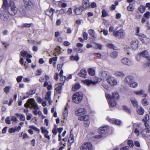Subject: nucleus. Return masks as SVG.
I'll return each mask as SVG.
<instances>
[{
	"mask_svg": "<svg viewBox=\"0 0 150 150\" xmlns=\"http://www.w3.org/2000/svg\"><path fill=\"white\" fill-rule=\"evenodd\" d=\"M9 4H8L7 0H3L2 7L4 10L0 14V18L3 20L7 18L9 15H15L17 11V8L14 5L13 2L10 1Z\"/></svg>",
	"mask_w": 150,
	"mask_h": 150,
	"instance_id": "nucleus-1",
	"label": "nucleus"
},
{
	"mask_svg": "<svg viewBox=\"0 0 150 150\" xmlns=\"http://www.w3.org/2000/svg\"><path fill=\"white\" fill-rule=\"evenodd\" d=\"M24 106L26 108H33L34 110L33 111V113L35 115H40L42 114L41 111L38 110L39 107L34 99L31 98L28 99L27 102L25 104Z\"/></svg>",
	"mask_w": 150,
	"mask_h": 150,
	"instance_id": "nucleus-2",
	"label": "nucleus"
},
{
	"mask_svg": "<svg viewBox=\"0 0 150 150\" xmlns=\"http://www.w3.org/2000/svg\"><path fill=\"white\" fill-rule=\"evenodd\" d=\"M105 96L106 98L108 100L110 106L114 107L116 105V100L118 99L119 97L118 93L117 92L113 93L112 96L106 93Z\"/></svg>",
	"mask_w": 150,
	"mask_h": 150,
	"instance_id": "nucleus-3",
	"label": "nucleus"
},
{
	"mask_svg": "<svg viewBox=\"0 0 150 150\" xmlns=\"http://www.w3.org/2000/svg\"><path fill=\"white\" fill-rule=\"evenodd\" d=\"M83 95L81 92H76L72 96V100L76 103L81 102L83 99Z\"/></svg>",
	"mask_w": 150,
	"mask_h": 150,
	"instance_id": "nucleus-4",
	"label": "nucleus"
},
{
	"mask_svg": "<svg viewBox=\"0 0 150 150\" xmlns=\"http://www.w3.org/2000/svg\"><path fill=\"white\" fill-rule=\"evenodd\" d=\"M24 6L26 9L30 10L34 8V4L30 0H23Z\"/></svg>",
	"mask_w": 150,
	"mask_h": 150,
	"instance_id": "nucleus-5",
	"label": "nucleus"
},
{
	"mask_svg": "<svg viewBox=\"0 0 150 150\" xmlns=\"http://www.w3.org/2000/svg\"><path fill=\"white\" fill-rule=\"evenodd\" d=\"M80 149L81 150H92L93 147L90 142H86L81 145Z\"/></svg>",
	"mask_w": 150,
	"mask_h": 150,
	"instance_id": "nucleus-6",
	"label": "nucleus"
},
{
	"mask_svg": "<svg viewBox=\"0 0 150 150\" xmlns=\"http://www.w3.org/2000/svg\"><path fill=\"white\" fill-rule=\"evenodd\" d=\"M107 82L111 86H114L117 84V81L116 79L114 77L109 76L107 78Z\"/></svg>",
	"mask_w": 150,
	"mask_h": 150,
	"instance_id": "nucleus-7",
	"label": "nucleus"
},
{
	"mask_svg": "<svg viewBox=\"0 0 150 150\" xmlns=\"http://www.w3.org/2000/svg\"><path fill=\"white\" fill-rule=\"evenodd\" d=\"M125 32L124 30L122 29L115 31H114L113 34L115 36L119 38H123Z\"/></svg>",
	"mask_w": 150,
	"mask_h": 150,
	"instance_id": "nucleus-8",
	"label": "nucleus"
},
{
	"mask_svg": "<svg viewBox=\"0 0 150 150\" xmlns=\"http://www.w3.org/2000/svg\"><path fill=\"white\" fill-rule=\"evenodd\" d=\"M121 62L123 64L128 66H130L133 64L132 61L131 59L127 58H123L121 59Z\"/></svg>",
	"mask_w": 150,
	"mask_h": 150,
	"instance_id": "nucleus-9",
	"label": "nucleus"
},
{
	"mask_svg": "<svg viewBox=\"0 0 150 150\" xmlns=\"http://www.w3.org/2000/svg\"><path fill=\"white\" fill-rule=\"evenodd\" d=\"M139 41L137 40H133L130 42L131 47L132 49L136 50L138 49Z\"/></svg>",
	"mask_w": 150,
	"mask_h": 150,
	"instance_id": "nucleus-10",
	"label": "nucleus"
},
{
	"mask_svg": "<svg viewBox=\"0 0 150 150\" xmlns=\"http://www.w3.org/2000/svg\"><path fill=\"white\" fill-rule=\"evenodd\" d=\"M107 120L110 122L114 124L120 125L122 124L121 122L118 120H116L115 119H110L109 117H107Z\"/></svg>",
	"mask_w": 150,
	"mask_h": 150,
	"instance_id": "nucleus-11",
	"label": "nucleus"
},
{
	"mask_svg": "<svg viewBox=\"0 0 150 150\" xmlns=\"http://www.w3.org/2000/svg\"><path fill=\"white\" fill-rule=\"evenodd\" d=\"M54 11V10L52 8L48 9L45 11V13L47 15L49 16L50 19L52 20L53 12Z\"/></svg>",
	"mask_w": 150,
	"mask_h": 150,
	"instance_id": "nucleus-12",
	"label": "nucleus"
},
{
	"mask_svg": "<svg viewBox=\"0 0 150 150\" xmlns=\"http://www.w3.org/2000/svg\"><path fill=\"white\" fill-rule=\"evenodd\" d=\"M108 128V126L100 127L98 129V132L100 134H105L107 132Z\"/></svg>",
	"mask_w": 150,
	"mask_h": 150,
	"instance_id": "nucleus-13",
	"label": "nucleus"
},
{
	"mask_svg": "<svg viewBox=\"0 0 150 150\" xmlns=\"http://www.w3.org/2000/svg\"><path fill=\"white\" fill-rule=\"evenodd\" d=\"M86 111L85 109L83 108H81L76 110L75 112V114L77 116H80L85 113Z\"/></svg>",
	"mask_w": 150,
	"mask_h": 150,
	"instance_id": "nucleus-14",
	"label": "nucleus"
},
{
	"mask_svg": "<svg viewBox=\"0 0 150 150\" xmlns=\"http://www.w3.org/2000/svg\"><path fill=\"white\" fill-rule=\"evenodd\" d=\"M141 134L144 137H150V129H144L141 131Z\"/></svg>",
	"mask_w": 150,
	"mask_h": 150,
	"instance_id": "nucleus-15",
	"label": "nucleus"
},
{
	"mask_svg": "<svg viewBox=\"0 0 150 150\" xmlns=\"http://www.w3.org/2000/svg\"><path fill=\"white\" fill-rule=\"evenodd\" d=\"M79 76L81 77L86 78L87 75V72L85 69H81L78 74Z\"/></svg>",
	"mask_w": 150,
	"mask_h": 150,
	"instance_id": "nucleus-16",
	"label": "nucleus"
},
{
	"mask_svg": "<svg viewBox=\"0 0 150 150\" xmlns=\"http://www.w3.org/2000/svg\"><path fill=\"white\" fill-rule=\"evenodd\" d=\"M82 7L84 9L90 7V4L88 0H83L82 2Z\"/></svg>",
	"mask_w": 150,
	"mask_h": 150,
	"instance_id": "nucleus-17",
	"label": "nucleus"
},
{
	"mask_svg": "<svg viewBox=\"0 0 150 150\" xmlns=\"http://www.w3.org/2000/svg\"><path fill=\"white\" fill-rule=\"evenodd\" d=\"M136 108L137 112L139 115H142L144 114V110L142 106L140 105L137 106Z\"/></svg>",
	"mask_w": 150,
	"mask_h": 150,
	"instance_id": "nucleus-18",
	"label": "nucleus"
},
{
	"mask_svg": "<svg viewBox=\"0 0 150 150\" xmlns=\"http://www.w3.org/2000/svg\"><path fill=\"white\" fill-rule=\"evenodd\" d=\"M144 91L142 89H140L138 91H135L134 93L136 95H141L143 94V96L146 97L147 95L146 93H144Z\"/></svg>",
	"mask_w": 150,
	"mask_h": 150,
	"instance_id": "nucleus-19",
	"label": "nucleus"
},
{
	"mask_svg": "<svg viewBox=\"0 0 150 150\" xmlns=\"http://www.w3.org/2000/svg\"><path fill=\"white\" fill-rule=\"evenodd\" d=\"M142 56L146 58L149 61H150V57H149L148 52L145 50L140 53Z\"/></svg>",
	"mask_w": 150,
	"mask_h": 150,
	"instance_id": "nucleus-20",
	"label": "nucleus"
},
{
	"mask_svg": "<svg viewBox=\"0 0 150 150\" xmlns=\"http://www.w3.org/2000/svg\"><path fill=\"white\" fill-rule=\"evenodd\" d=\"M83 81L84 83L88 86H89L91 84L94 85L96 83V81L90 80L86 79L83 80Z\"/></svg>",
	"mask_w": 150,
	"mask_h": 150,
	"instance_id": "nucleus-21",
	"label": "nucleus"
},
{
	"mask_svg": "<svg viewBox=\"0 0 150 150\" xmlns=\"http://www.w3.org/2000/svg\"><path fill=\"white\" fill-rule=\"evenodd\" d=\"M89 34L92 37L96 38L97 37V34L94 30L90 29L88 30Z\"/></svg>",
	"mask_w": 150,
	"mask_h": 150,
	"instance_id": "nucleus-22",
	"label": "nucleus"
},
{
	"mask_svg": "<svg viewBox=\"0 0 150 150\" xmlns=\"http://www.w3.org/2000/svg\"><path fill=\"white\" fill-rule=\"evenodd\" d=\"M133 80V78L131 76H128L126 77L124 80V82L127 83L129 84Z\"/></svg>",
	"mask_w": 150,
	"mask_h": 150,
	"instance_id": "nucleus-23",
	"label": "nucleus"
},
{
	"mask_svg": "<svg viewBox=\"0 0 150 150\" xmlns=\"http://www.w3.org/2000/svg\"><path fill=\"white\" fill-rule=\"evenodd\" d=\"M62 85L61 83H59L55 85V89L58 93H60L61 92Z\"/></svg>",
	"mask_w": 150,
	"mask_h": 150,
	"instance_id": "nucleus-24",
	"label": "nucleus"
},
{
	"mask_svg": "<svg viewBox=\"0 0 150 150\" xmlns=\"http://www.w3.org/2000/svg\"><path fill=\"white\" fill-rule=\"evenodd\" d=\"M21 54L22 57H28L31 58L32 57V56L28 53L27 51H23L21 52Z\"/></svg>",
	"mask_w": 150,
	"mask_h": 150,
	"instance_id": "nucleus-25",
	"label": "nucleus"
},
{
	"mask_svg": "<svg viewBox=\"0 0 150 150\" xmlns=\"http://www.w3.org/2000/svg\"><path fill=\"white\" fill-rule=\"evenodd\" d=\"M15 115L17 117H19L21 121H25V117L23 114L16 113Z\"/></svg>",
	"mask_w": 150,
	"mask_h": 150,
	"instance_id": "nucleus-26",
	"label": "nucleus"
},
{
	"mask_svg": "<svg viewBox=\"0 0 150 150\" xmlns=\"http://www.w3.org/2000/svg\"><path fill=\"white\" fill-rule=\"evenodd\" d=\"M68 107L67 106L65 107L64 110L63 112V115L64 119H65L67 117L68 115Z\"/></svg>",
	"mask_w": 150,
	"mask_h": 150,
	"instance_id": "nucleus-27",
	"label": "nucleus"
},
{
	"mask_svg": "<svg viewBox=\"0 0 150 150\" xmlns=\"http://www.w3.org/2000/svg\"><path fill=\"white\" fill-rule=\"evenodd\" d=\"M130 101L131 103L132 104V105L134 107H136L137 106H138L137 105L138 104V103L137 102L136 100V99H135L134 98H131L130 99Z\"/></svg>",
	"mask_w": 150,
	"mask_h": 150,
	"instance_id": "nucleus-28",
	"label": "nucleus"
},
{
	"mask_svg": "<svg viewBox=\"0 0 150 150\" xmlns=\"http://www.w3.org/2000/svg\"><path fill=\"white\" fill-rule=\"evenodd\" d=\"M114 75L116 76H119L121 77L124 76V74L123 72L121 71H117L115 72Z\"/></svg>",
	"mask_w": 150,
	"mask_h": 150,
	"instance_id": "nucleus-29",
	"label": "nucleus"
},
{
	"mask_svg": "<svg viewBox=\"0 0 150 150\" xmlns=\"http://www.w3.org/2000/svg\"><path fill=\"white\" fill-rule=\"evenodd\" d=\"M82 10V9L81 7H79L76 8L75 10V13L78 15L81 13Z\"/></svg>",
	"mask_w": 150,
	"mask_h": 150,
	"instance_id": "nucleus-30",
	"label": "nucleus"
},
{
	"mask_svg": "<svg viewBox=\"0 0 150 150\" xmlns=\"http://www.w3.org/2000/svg\"><path fill=\"white\" fill-rule=\"evenodd\" d=\"M141 41L143 43L146 44H148L149 43L150 39L146 36Z\"/></svg>",
	"mask_w": 150,
	"mask_h": 150,
	"instance_id": "nucleus-31",
	"label": "nucleus"
},
{
	"mask_svg": "<svg viewBox=\"0 0 150 150\" xmlns=\"http://www.w3.org/2000/svg\"><path fill=\"white\" fill-rule=\"evenodd\" d=\"M129 84L130 86L133 88H135L138 86V83L134 81H132Z\"/></svg>",
	"mask_w": 150,
	"mask_h": 150,
	"instance_id": "nucleus-32",
	"label": "nucleus"
},
{
	"mask_svg": "<svg viewBox=\"0 0 150 150\" xmlns=\"http://www.w3.org/2000/svg\"><path fill=\"white\" fill-rule=\"evenodd\" d=\"M80 87V84L79 83H77L72 87V90L74 91H75L79 89Z\"/></svg>",
	"mask_w": 150,
	"mask_h": 150,
	"instance_id": "nucleus-33",
	"label": "nucleus"
},
{
	"mask_svg": "<svg viewBox=\"0 0 150 150\" xmlns=\"http://www.w3.org/2000/svg\"><path fill=\"white\" fill-rule=\"evenodd\" d=\"M70 58L71 60H78L79 57L78 54H76L75 56L72 55L70 57Z\"/></svg>",
	"mask_w": 150,
	"mask_h": 150,
	"instance_id": "nucleus-34",
	"label": "nucleus"
},
{
	"mask_svg": "<svg viewBox=\"0 0 150 150\" xmlns=\"http://www.w3.org/2000/svg\"><path fill=\"white\" fill-rule=\"evenodd\" d=\"M146 9L145 7L143 5H141L138 8V10L141 13H143L145 11Z\"/></svg>",
	"mask_w": 150,
	"mask_h": 150,
	"instance_id": "nucleus-35",
	"label": "nucleus"
},
{
	"mask_svg": "<svg viewBox=\"0 0 150 150\" xmlns=\"http://www.w3.org/2000/svg\"><path fill=\"white\" fill-rule=\"evenodd\" d=\"M103 45L100 44L96 43L95 44L94 48L96 49H98L99 50L102 49Z\"/></svg>",
	"mask_w": 150,
	"mask_h": 150,
	"instance_id": "nucleus-36",
	"label": "nucleus"
},
{
	"mask_svg": "<svg viewBox=\"0 0 150 150\" xmlns=\"http://www.w3.org/2000/svg\"><path fill=\"white\" fill-rule=\"evenodd\" d=\"M118 52H117L115 51L112 52L110 54V56L113 58H116L117 56Z\"/></svg>",
	"mask_w": 150,
	"mask_h": 150,
	"instance_id": "nucleus-37",
	"label": "nucleus"
},
{
	"mask_svg": "<svg viewBox=\"0 0 150 150\" xmlns=\"http://www.w3.org/2000/svg\"><path fill=\"white\" fill-rule=\"evenodd\" d=\"M57 130L58 132L59 133V134L58 135L59 139L58 140L59 141H60L61 140V137L60 133L62 132L63 130V128L62 127H60L57 128Z\"/></svg>",
	"mask_w": 150,
	"mask_h": 150,
	"instance_id": "nucleus-38",
	"label": "nucleus"
},
{
	"mask_svg": "<svg viewBox=\"0 0 150 150\" xmlns=\"http://www.w3.org/2000/svg\"><path fill=\"white\" fill-rule=\"evenodd\" d=\"M51 94V92L50 91H48V92H47V93L46 95V97H45L46 99L47 100H49V102H50V98H51V97H50Z\"/></svg>",
	"mask_w": 150,
	"mask_h": 150,
	"instance_id": "nucleus-39",
	"label": "nucleus"
},
{
	"mask_svg": "<svg viewBox=\"0 0 150 150\" xmlns=\"http://www.w3.org/2000/svg\"><path fill=\"white\" fill-rule=\"evenodd\" d=\"M40 129L41 130L42 133L43 134L49 133L48 131L45 127H41L40 128Z\"/></svg>",
	"mask_w": 150,
	"mask_h": 150,
	"instance_id": "nucleus-40",
	"label": "nucleus"
},
{
	"mask_svg": "<svg viewBox=\"0 0 150 150\" xmlns=\"http://www.w3.org/2000/svg\"><path fill=\"white\" fill-rule=\"evenodd\" d=\"M142 103L143 105L146 106L149 104V102L147 99L144 98L142 99Z\"/></svg>",
	"mask_w": 150,
	"mask_h": 150,
	"instance_id": "nucleus-41",
	"label": "nucleus"
},
{
	"mask_svg": "<svg viewBox=\"0 0 150 150\" xmlns=\"http://www.w3.org/2000/svg\"><path fill=\"white\" fill-rule=\"evenodd\" d=\"M29 127L34 130L38 132V133H39L40 132V129L34 125H30Z\"/></svg>",
	"mask_w": 150,
	"mask_h": 150,
	"instance_id": "nucleus-42",
	"label": "nucleus"
},
{
	"mask_svg": "<svg viewBox=\"0 0 150 150\" xmlns=\"http://www.w3.org/2000/svg\"><path fill=\"white\" fill-rule=\"evenodd\" d=\"M88 73L91 75H93L95 73V71L93 69L90 68L88 70Z\"/></svg>",
	"mask_w": 150,
	"mask_h": 150,
	"instance_id": "nucleus-43",
	"label": "nucleus"
},
{
	"mask_svg": "<svg viewBox=\"0 0 150 150\" xmlns=\"http://www.w3.org/2000/svg\"><path fill=\"white\" fill-rule=\"evenodd\" d=\"M127 9L128 11H132L134 10V8L133 5L132 4H130L129 6L127 7Z\"/></svg>",
	"mask_w": 150,
	"mask_h": 150,
	"instance_id": "nucleus-44",
	"label": "nucleus"
},
{
	"mask_svg": "<svg viewBox=\"0 0 150 150\" xmlns=\"http://www.w3.org/2000/svg\"><path fill=\"white\" fill-rule=\"evenodd\" d=\"M74 142V138L72 135H71L69 138L68 142L70 144Z\"/></svg>",
	"mask_w": 150,
	"mask_h": 150,
	"instance_id": "nucleus-45",
	"label": "nucleus"
},
{
	"mask_svg": "<svg viewBox=\"0 0 150 150\" xmlns=\"http://www.w3.org/2000/svg\"><path fill=\"white\" fill-rule=\"evenodd\" d=\"M55 52L54 54L57 53V54H59L61 52L60 48L59 46H57L54 49Z\"/></svg>",
	"mask_w": 150,
	"mask_h": 150,
	"instance_id": "nucleus-46",
	"label": "nucleus"
},
{
	"mask_svg": "<svg viewBox=\"0 0 150 150\" xmlns=\"http://www.w3.org/2000/svg\"><path fill=\"white\" fill-rule=\"evenodd\" d=\"M10 88V87L8 86H6L4 88V91L6 94H7L9 92Z\"/></svg>",
	"mask_w": 150,
	"mask_h": 150,
	"instance_id": "nucleus-47",
	"label": "nucleus"
},
{
	"mask_svg": "<svg viewBox=\"0 0 150 150\" xmlns=\"http://www.w3.org/2000/svg\"><path fill=\"white\" fill-rule=\"evenodd\" d=\"M144 16L147 19H149L150 18V12H147L144 14Z\"/></svg>",
	"mask_w": 150,
	"mask_h": 150,
	"instance_id": "nucleus-48",
	"label": "nucleus"
},
{
	"mask_svg": "<svg viewBox=\"0 0 150 150\" xmlns=\"http://www.w3.org/2000/svg\"><path fill=\"white\" fill-rule=\"evenodd\" d=\"M35 91L33 90H31L29 91H28L27 92V94L28 95H32L35 93Z\"/></svg>",
	"mask_w": 150,
	"mask_h": 150,
	"instance_id": "nucleus-49",
	"label": "nucleus"
},
{
	"mask_svg": "<svg viewBox=\"0 0 150 150\" xmlns=\"http://www.w3.org/2000/svg\"><path fill=\"white\" fill-rule=\"evenodd\" d=\"M106 45L107 46L110 48L113 49L114 50H116V49L115 48L114 45L112 44L107 43Z\"/></svg>",
	"mask_w": 150,
	"mask_h": 150,
	"instance_id": "nucleus-50",
	"label": "nucleus"
},
{
	"mask_svg": "<svg viewBox=\"0 0 150 150\" xmlns=\"http://www.w3.org/2000/svg\"><path fill=\"white\" fill-rule=\"evenodd\" d=\"M60 76V81L62 82L61 83H61L62 84L65 81L66 79V78L64 76Z\"/></svg>",
	"mask_w": 150,
	"mask_h": 150,
	"instance_id": "nucleus-51",
	"label": "nucleus"
},
{
	"mask_svg": "<svg viewBox=\"0 0 150 150\" xmlns=\"http://www.w3.org/2000/svg\"><path fill=\"white\" fill-rule=\"evenodd\" d=\"M127 144L130 147H133L134 146V144L132 140H128Z\"/></svg>",
	"mask_w": 150,
	"mask_h": 150,
	"instance_id": "nucleus-52",
	"label": "nucleus"
},
{
	"mask_svg": "<svg viewBox=\"0 0 150 150\" xmlns=\"http://www.w3.org/2000/svg\"><path fill=\"white\" fill-rule=\"evenodd\" d=\"M149 115L148 114H146L145 115L144 118L143 119V121L144 122H146L149 119Z\"/></svg>",
	"mask_w": 150,
	"mask_h": 150,
	"instance_id": "nucleus-53",
	"label": "nucleus"
},
{
	"mask_svg": "<svg viewBox=\"0 0 150 150\" xmlns=\"http://www.w3.org/2000/svg\"><path fill=\"white\" fill-rule=\"evenodd\" d=\"M123 109L127 112L128 113H130L131 112V111L129 109L127 106H123Z\"/></svg>",
	"mask_w": 150,
	"mask_h": 150,
	"instance_id": "nucleus-54",
	"label": "nucleus"
},
{
	"mask_svg": "<svg viewBox=\"0 0 150 150\" xmlns=\"http://www.w3.org/2000/svg\"><path fill=\"white\" fill-rule=\"evenodd\" d=\"M102 16L103 17L106 16L108 15V13L105 10H103L102 11Z\"/></svg>",
	"mask_w": 150,
	"mask_h": 150,
	"instance_id": "nucleus-55",
	"label": "nucleus"
},
{
	"mask_svg": "<svg viewBox=\"0 0 150 150\" xmlns=\"http://www.w3.org/2000/svg\"><path fill=\"white\" fill-rule=\"evenodd\" d=\"M8 132L10 133H14L16 131L14 128H10L8 130Z\"/></svg>",
	"mask_w": 150,
	"mask_h": 150,
	"instance_id": "nucleus-56",
	"label": "nucleus"
},
{
	"mask_svg": "<svg viewBox=\"0 0 150 150\" xmlns=\"http://www.w3.org/2000/svg\"><path fill=\"white\" fill-rule=\"evenodd\" d=\"M83 37L84 39L86 40L88 38V34L86 32H84L83 33Z\"/></svg>",
	"mask_w": 150,
	"mask_h": 150,
	"instance_id": "nucleus-57",
	"label": "nucleus"
},
{
	"mask_svg": "<svg viewBox=\"0 0 150 150\" xmlns=\"http://www.w3.org/2000/svg\"><path fill=\"white\" fill-rule=\"evenodd\" d=\"M83 120L85 121H89V116L88 115H83Z\"/></svg>",
	"mask_w": 150,
	"mask_h": 150,
	"instance_id": "nucleus-58",
	"label": "nucleus"
},
{
	"mask_svg": "<svg viewBox=\"0 0 150 150\" xmlns=\"http://www.w3.org/2000/svg\"><path fill=\"white\" fill-rule=\"evenodd\" d=\"M23 77L22 76H18L16 79L17 81L18 82H20L22 80Z\"/></svg>",
	"mask_w": 150,
	"mask_h": 150,
	"instance_id": "nucleus-59",
	"label": "nucleus"
},
{
	"mask_svg": "<svg viewBox=\"0 0 150 150\" xmlns=\"http://www.w3.org/2000/svg\"><path fill=\"white\" fill-rule=\"evenodd\" d=\"M90 122L89 120L84 121V125L85 126L87 127H88L90 125Z\"/></svg>",
	"mask_w": 150,
	"mask_h": 150,
	"instance_id": "nucleus-60",
	"label": "nucleus"
},
{
	"mask_svg": "<svg viewBox=\"0 0 150 150\" xmlns=\"http://www.w3.org/2000/svg\"><path fill=\"white\" fill-rule=\"evenodd\" d=\"M146 36L145 35L141 33L139 35V38L141 40V41Z\"/></svg>",
	"mask_w": 150,
	"mask_h": 150,
	"instance_id": "nucleus-61",
	"label": "nucleus"
},
{
	"mask_svg": "<svg viewBox=\"0 0 150 150\" xmlns=\"http://www.w3.org/2000/svg\"><path fill=\"white\" fill-rule=\"evenodd\" d=\"M31 25V24H24L22 26V27H29Z\"/></svg>",
	"mask_w": 150,
	"mask_h": 150,
	"instance_id": "nucleus-62",
	"label": "nucleus"
},
{
	"mask_svg": "<svg viewBox=\"0 0 150 150\" xmlns=\"http://www.w3.org/2000/svg\"><path fill=\"white\" fill-rule=\"evenodd\" d=\"M96 7V4L94 2L92 3L91 4H90V7L92 8H94Z\"/></svg>",
	"mask_w": 150,
	"mask_h": 150,
	"instance_id": "nucleus-63",
	"label": "nucleus"
},
{
	"mask_svg": "<svg viewBox=\"0 0 150 150\" xmlns=\"http://www.w3.org/2000/svg\"><path fill=\"white\" fill-rule=\"evenodd\" d=\"M141 56H142L141 55L140 53L137 54V55L136 57V59L138 61H139L141 59Z\"/></svg>",
	"mask_w": 150,
	"mask_h": 150,
	"instance_id": "nucleus-64",
	"label": "nucleus"
}]
</instances>
